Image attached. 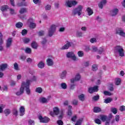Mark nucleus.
I'll list each match as a JSON object with an SVG mask.
<instances>
[{
	"label": "nucleus",
	"mask_w": 125,
	"mask_h": 125,
	"mask_svg": "<svg viewBox=\"0 0 125 125\" xmlns=\"http://www.w3.org/2000/svg\"><path fill=\"white\" fill-rule=\"evenodd\" d=\"M98 86L96 85L94 87H90L88 88V91L89 93L92 94L93 92H97L98 91Z\"/></svg>",
	"instance_id": "nucleus-7"
},
{
	"label": "nucleus",
	"mask_w": 125,
	"mask_h": 125,
	"mask_svg": "<svg viewBox=\"0 0 125 125\" xmlns=\"http://www.w3.org/2000/svg\"><path fill=\"white\" fill-rule=\"evenodd\" d=\"M111 112H112V113H113V114H117V113L118 112V110H117V108H111Z\"/></svg>",
	"instance_id": "nucleus-50"
},
{
	"label": "nucleus",
	"mask_w": 125,
	"mask_h": 125,
	"mask_svg": "<svg viewBox=\"0 0 125 125\" xmlns=\"http://www.w3.org/2000/svg\"><path fill=\"white\" fill-rule=\"evenodd\" d=\"M8 64L7 63H2L0 65V72H3L5 69H7Z\"/></svg>",
	"instance_id": "nucleus-13"
},
{
	"label": "nucleus",
	"mask_w": 125,
	"mask_h": 125,
	"mask_svg": "<svg viewBox=\"0 0 125 125\" xmlns=\"http://www.w3.org/2000/svg\"><path fill=\"white\" fill-rule=\"evenodd\" d=\"M72 84H70V89H75V86H76V84L74 83H72Z\"/></svg>",
	"instance_id": "nucleus-60"
},
{
	"label": "nucleus",
	"mask_w": 125,
	"mask_h": 125,
	"mask_svg": "<svg viewBox=\"0 0 125 125\" xmlns=\"http://www.w3.org/2000/svg\"><path fill=\"white\" fill-rule=\"evenodd\" d=\"M92 71H97V70H98L97 64H93L92 66Z\"/></svg>",
	"instance_id": "nucleus-34"
},
{
	"label": "nucleus",
	"mask_w": 125,
	"mask_h": 125,
	"mask_svg": "<svg viewBox=\"0 0 125 125\" xmlns=\"http://www.w3.org/2000/svg\"><path fill=\"white\" fill-rule=\"evenodd\" d=\"M31 46L32 48H34V49H37L38 48V43L36 41H33L31 43Z\"/></svg>",
	"instance_id": "nucleus-27"
},
{
	"label": "nucleus",
	"mask_w": 125,
	"mask_h": 125,
	"mask_svg": "<svg viewBox=\"0 0 125 125\" xmlns=\"http://www.w3.org/2000/svg\"><path fill=\"white\" fill-rule=\"evenodd\" d=\"M93 101H98L99 100V95H97L92 97Z\"/></svg>",
	"instance_id": "nucleus-41"
},
{
	"label": "nucleus",
	"mask_w": 125,
	"mask_h": 125,
	"mask_svg": "<svg viewBox=\"0 0 125 125\" xmlns=\"http://www.w3.org/2000/svg\"><path fill=\"white\" fill-rule=\"evenodd\" d=\"M95 123H96V124H97L98 125H101V120H100L99 119H97L95 120Z\"/></svg>",
	"instance_id": "nucleus-53"
},
{
	"label": "nucleus",
	"mask_w": 125,
	"mask_h": 125,
	"mask_svg": "<svg viewBox=\"0 0 125 125\" xmlns=\"http://www.w3.org/2000/svg\"><path fill=\"white\" fill-rule=\"evenodd\" d=\"M85 95L83 94H82L79 96H78V98L80 101H84L85 100V98H84Z\"/></svg>",
	"instance_id": "nucleus-29"
},
{
	"label": "nucleus",
	"mask_w": 125,
	"mask_h": 125,
	"mask_svg": "<svg viewBox=\"0 0 125 125\" xmlns=\"http://www.w3.org/2000/svg\"><path fill=\"white\" fill-rule=\"evenodd\" d=\"M28 125H35V121L31 119L28 120Z\"/></svg>",
	"instance_id": "nucleus-47"
},
{
	"label": "nucleus",
	"mask_w": 125,
	"mask_h": 125,
	"mask_svg": "<svg viewBox=\"0 0 125 125\" xmlns=\"http://www.w3.org/2000/svg\"><path fill=\"white\" fill-rule=\"evenodd\" d=\"M76 35L77 36V37H82L83 32L77 31L76 33Z\"/></svg>",
	"instance_id": "nucleus-57"
},
{
	"label": "nucleus",
	"mask_w": 125,
	"mask_h": 125,
	"mask_svg": "<svg viewBox=\"0 0 125 125\" xmlns=\"http://www.w3.org/2000/svg\"><path fill=\"white\" fill-rule=\"evenodd\" d=\"M30 40L29 38H24L23 39V42H24V43H28V42H30Z\"/></svg>",
	"instance_id": "nucleus-44"
},
{
	"label": "nucleus",
	"mask_w": 125,
	"mask_h": 125,
	"mask_svg": "<svg viewBox=\"0 0 125 125\" xmlns=\"http://www.w3.org/2000/svg\"><path fill=\"white\" fill-rule=\"evenodd\" d=\"M37 66L40 69H43V67L45 66L44 62L43 61H40L38 63Z\"/></svg>",
	"instance_id": "nucleus-20"
},
{
	"label": "nucleus",
	"mask_w": 125,
	"mask_h": 125,
	"mask_svg": "<svg viewBox=\"0 0 125 125\" xmlns=\"http://www.w3.org/2000/svg\"><path fill=\"white\" fill-rule=\"evenodd\" d=\"M51 9V5L47 4L45 6V10H50Z\"/></svg>",
	"instance_id": "nucleus-48"
},
{
	"label": "nucleus",
	"mask_w": 125,
	"mask_h": 125,
	"mask_svg": "<svg viewBox=\"0 0 125 125\" xmlns=\"http://www.w3.org/2000/svg\"><path fill=\"white\" fill-rule=\"evenodd\" d=\"M39 119L40 121V123H48L50 121V119L47 117H42V116H39Z\"/></svg>",
	"instance_id": "nucleus-9"
},
{
	"label": "nucleus",
	"mask_w": 125,
	"mask_h": 125,
	"mask_svg": "<svg viewBox=\"0 0 125 125\" xmlns=\"http://www.w3.org/2000/svg\"><path fill=\"white\" fill-rule=\"evenodd\" d=\"M113 118V115H112V113H110L108 115V118H107V121L108 122H110L111 120H112V118Z\"/></svg>",
	"instance_id": "nucleus-46"
},
{
	"label": "nucleus",
	"mask_w": 125,
	"mask_h": 125,
	"mask_svg": "<svg viewBox=\"0 0 125 125\" xmlns=\"http://www.w3.org/2000/svg\"><path fill=\"white\" fill-rule=\"evenodd\" d=\"M38 35L40 37H41L42 36H43L44 35V31L42 30L39 31V32L38 33Z\"/></svg>",
	"instance_id": "nucleus-56"
},
{
	"label": "nucleus",
	"mask_w": 125,
	"mask_h": 125,
	"mask_svg": "<svg viewBox=\"0 0 125 125\" xmlns=\"http://www.w3.org/2000/svg\"><path fill=\"white\" fill-rule=\"evenodd\" d=\"M63 115H64V114L63 113V111H61V114H60V116H59V119L60 120L62 119V118H63Z\"/></svg>",
	"instance_id": "nucleus-58"
},
{
	"label": "nucleus",
	"mask_w": 125,
	"mask_h": 125,
	"mask_svg": "<svg viewBox=\"0 0 125 125\" xmlns=\"http://www.w3.org/2000/svg\"><path fill=\"white\" fill-rule=\"evenodd\" d=\"M20 116H24L25 115V108L24 106H21L20 108Z\"/></svg>",
	"instance_id": "nucleus-21"
},
{
	"label": "nucleus",
	"mask_w": 125,
	"mask_h": 125,
	"mask_svg": "<svg viewBox=\"0 0 125 125\" xmlns=\"http://www.w3.org/2000/svg\"><path fill=\"white\" fill-rule=\"evenodd\" d=\"M108 89H109V90H110V91H113L114 87H113L112 84H111L110 86H109Z\"/></svg>",
	"instance_id": "nucleus-62"
},
{
	"label": "nucleus",
	"mask_w": 125,
	"mask_h": 125,
	"mask_svg": "<svg viewBox=\"0 0 125 125\" xmlns=\"http://www.w3.org/2000/svg\"><path fill=\"white\" fill-rule=\"evenodd\" d=\"M8 6L5 5H3L1 7L0 9L1 11H5L6 10H7L8 9Z\"/></svg>",
	"instance_id": "nucleus-31"
},
{
	"label": "nucleus",
	"mask_w": 125,
	"mask_h": 125,
	"mask_svg": "<svg viewBox=\"0 0 125 125\" xmlns=\"http://www.w3.org/2000/svg\"><path fill=\"white\" fill-rule=\"evenodd\" d=\"M73 44V42H70L69 41L66 42V43L64 44L62 48L61 49L64 50V49H68L69 47H71L72 45Z\"/></svg>",
	"instance_id": "nucleus-11"
},
{
	"label": "nucleus",
	"mask_w": 125,
	"mask_h": 125,
	"mask_svg": "<svg viewBox=\"0 0 125 125\" xmlns=\"http://www.w3.org/2000/svg\"><path fill=\"white\" fill-rule=\"evenodd\" d=\"M107 3V0H102L98 4V6L101 9H103V6Z\"/></svg>",
	"instance_id": "nucleus-16"
},
{
	"label": "nucleus",
	"mask_w": 125,
	"mask_h": 125,
	"mask_svg": "<svg viewBox=\"0 0 125 125\" xmlns=\"http://www.w3.org/2000/svg\"><path fill=\"white\" fill-rule=\"evenodd\" d=\"M67 75V71L64 70L60 75V78L62 80L65 79L66 78V75Z\"/></svg>",
	"instance_id": "nucleus-22"
},
{
	"label": "nucleus",
	"mask_w": 125,
	"mask_h": 125,
	"mask_svg": "<svg viewBox=\"0 0 125 125\" xmlns=\"http://www.w3.org/2000/svg\"><path fill=\"white\" fill-rule=\"evenodd\" d=\"M86 11H87L89 16L93 14V10H92L90 7H87L86 9Z\"/></svg>",
	"instance_id": "nucleus-24"
},
{
	"label": "nucleus",
	"mask_w": 125,
	"mask_h": 125,
	"mask_svg": "<svg viewBox=\"0 0 125 125\" xmlns=\"http://www.w3.org/2000/svg\"><path fill=\"white\" fill-rule=\"evenodd\" d=\"M77 3H78V2L76 1L67 0L65 2V6L67 7H72L73 5H76Z\"/></svg>",
	"instance_id": "nucleus-6"
},
{
	"label": "nucleus",
	"mask_w": 125,
	"mask_h": 125,
	"mask_svg": "<svg viewBox=\"0 0 125 125\" xmlns=\"http://www.w3.org/2000/svg\"><path fill=\"white\" fill-rule=\"evenodd\" d=\"M78 54L79 57H83L84 54L83 51H78Z\"/></svg>",
	"instance_id": "nucleus-43"
},
{
	"label": "nucleus",
	"mask_w": 125,
	"mask_h": 125,
	"mask_svg": "<svg viewBox=\"0 0 125 125\" xmlns=\"http://www.w3.org/2000/svg\"><path fill=\"white\" fill-rule=\"evenodd\" d=\"M14 68L16 71L19 70V66H18V63H17V62H15L14 64Z\"/></svg>",
	"instance_id": "nucleus-42"
},
{
	"label": "nucleus",
	"mask_w": 125,
	"mask_h": 125,
	"mask_svg": "<svg viewBox=\"0 0 125 125\" xmlns=\"http://www.w3.org/2000/svg\"><path fill=\"white\" fill-rule=\"evenodd\" d=\"M105 51V50L104 49V47H100L99 49H98V53L99 54H102L103 52Z\"/></svg>",
	"instance_id": "nucleus-28"
},
{
	"label": "nucleus",
	"mask_w": 125,
	"mask_h": 125,
	"mask_svg": "<svg viewBox=\"0 0 125 125\" xmlns=\"http://www.w3.org/2000/svg\"><path fill=\"white\" fill-rule=\"evenodd\" d=\"M99 118L102 121V122H105V121H107V117L105 115H99Z\"/></svg>",
	"instance_id": "nucleus-25"
},
{
	"label": "nucleus",
	"mask_w": 125,
	"mask_h": 125,
	"mask_svg": "<svg viewBox=\"0 0 125 125\" xmlns=\"http://www.w3.org/2000/svg\"><path fill=\"white\" fill-rule=\"evenodd\" d=\"M120 111L121 112H123V111H125V106L124 105H122L119 108Z\"/></svg>",
	"instance_id": "nucleus-54"
},
{
	"label": "nucleus",
	"mask_w": 125,
	"mask_h": 125,
	"mask_svg": "<svg viewBox=\"0 0 125 125\" xmlns=\"http://www.w3.org/2000/svg\"><path fill=\"white\" fill-rule=\"evenodd\" d=\"M24 51L26 53L30 54L32 52V49H31V48L27 47Z\"/></svg>",
	"instance_id": "nucleus-38"
},
{
	"label": "nucleus",
	"mask_w": 125,
	"mask_h": 125,
	"mask_svg": "<svg viewBox=\"0 0 125 125\" xmlns=\"http://www.w3.org/2000/svg\"><path fill=\"white\" fill-rule=\"evenodd\" d=\"M12 44V38H9L7 39L6 43V48H9Z\"/></svg>",
	"instance_id": "nucleus-14"
},
{
	"label": "nucleus",
	"mask_w": 125,
	"mask_h": 125,
	"mask_svg": "<svg viewBox=\"0 0 125 125\" xmlns=\"http://www.w3.org/2000/svg\"><path fill=\"white\" fill-rule=\"evenodd\" d=\"M57 124L59 125H63V121H62V120H58L57 121Z\"/></svg>",
	"instance_id": "nucleus-64"
},
{
	"label": "nucleus",
	"mask_w": 125,
	"mask_h": 125,
	"mask_svg": "<svg viewBox=\"0 0 125 125\" xmlns=\"http://www.w3.org/2000/svg\"><path fill=\"white\" fill-rule=\"evenodd\" d=\"M93 111L94 113H100L101 112V108L99 107L95 106Z\"/></svg>",
	"instance_id": "nucleus-23"
},
{
	"label": "nucleus",
	"mask_w": 125,
	"mask_h": 125,
	"mask_svg": "<svg viewBox=\"0 0 125 125\" xmlns=\"http://www.w3.org/2000/svg\"><path fill=\"white\" fill-rule=\"evenodd\" d=\"M104 95H108L109 96H110V95H112V94H111V93L110 92H108L107 91H104Z\"/></svg>",
	"instance_id": "nucleus-55"
},
{
	"label": "nucleus",
	"mask_w": 125,
	"mask_h": 125,
	"mask_svg": "<svg viewBox=\"0 0 125 125\" xmlns=\"http://www.w3.org/2000/svg\"><path fill=\"white\" fill-rule=\"evenodd\" d=\"M66 57L67 58H71L74 61L77 60V57H76V55H75V54L73 52H68L66 54Z\"/></svg>",
	"instance_id": "nucleus-8"
},
{
	"label": "nucleus",
	"mask_w": 125,
	"mask_h": 125,
	"mask_svg": "<svg viewBox=\"0 0 125 125\" xmlns=\"http://www.w3.org/2000/svg\"><path fill=\"white\" fill-rule=\"evenodd\" d=\"M33 20L32 18H30L29 20H28V22L30 23L29 25V27L31 29H35V28H36V23L32 22H33Z\"/></svg>",
	"instance_id": "nucleus-15"
},
{
	"label": "nucleus",
	"mask_w": 125,
	"mask_h": 125,
	"mask_svg": "<svg viewBox=\"0 0 125 125\" xmlns=\"http://www.w3.org/2000/svg\"><path fill=\"white\" fill-rule=\"evenodd\" d=\"M9 9L10 11V14H12V15H13V14H15V11L14 10V9L12 8H10Z\"/></svg>",
	"instance_id": "nucleus-61"
},
{
	"label": "nucleus",
	"mask_w": 125,
	"mask_h": 125,
	"mask_svg": "<svg viewBox=\"0 0 125 125\" xmlns=\"http://www.w3.org/2000/svg\"><path fill=\"white\" fill-rule=\"evenodd\" d=\"M114 52L115 53H118L119 56L121 57H124L125 56V50L123 46L120 45H117L114 47Z\"/></svg>",
	"instance_id": "nucleus-1"
},
{
	"label": "nucleus",
	"mask_w": 125,
	"mask_h": 125,
	"mask_svg": "<svg viewBox=\"0 0 125 125\" xmlns=\"http://www.w3.org/2000/svg\"><path fill=\"white\" fill-rule=\"evenodd\" d=\"M116 34L121 36V37H125V33L124 30L121 28L116 29Z\"/></svg>",
	"instance_id": "nucleus-12"
},
{
	"label": "nucleus",
	"mask_w": 125,
	"mask_h": 125,
	"mask_svg": "<svg viewBox=\"0 0 125 125\" xmlns=\"http://www.w3.org/2000/svg\"><path fill=\"white\" fill-rule=\"evenodd\" d=\"M113 101V99L111 98H108L104 100V103L108 104V103H111Z\"/></svg>",
	"instance_id": "nucleus-32"
},
{
	"label": "nucleus",
	"mask_w": 125,
	"mask_h": 125,
	"mask_svg": "<svg viewBox=\"0 0 125 125\" xmlns=\"http://www.w3.org/2000/svg\"><path fill=\"white\" fill-rule=\"evenodd\" d=\"M11 111L9 109H6L4 110V113L5 114L6 117H7L9 114H10Z\"/></svg>",
	"instance_id": "nucleus-33"
},
{
	"label": "nucleus",
	"mask_w": 125,
	"mask_h": 125,
	"mask_svg": "<svg viewBox=\"0 0 125 125\" xmlns=\"http://www.w3.org/2000/svg\"><path fill=\"white\" fill-rule=\"evenodd\" d=\"M61 86L62 89H66L67 88V84H66V83H62L61 84Z\"/></svg>",
	"instance_id": "nucleus-39"
},
{
	"label": "nucleus",
	"mask_w": 125,
	"mask_h": 125,
	"mask_svg": "<svg viewBox=\"0 0 125 125\" xmlns=\"http://www.w3.org/2000/svg\"><path fill=\"white\" fill-rule=\"evenodd\" d=\"M46 42H47V40H46V39L43 38L42 41L41 42L42 44L43 45H44V44H45Z\"/></svg>",
	"instance_id": "nucleus-49"
},
{
	"label": "nucleus",
	"mask_w": 125,
	"mask_h": 125,
	"mask_svg": "<svg viewBox=\"0 0 125 125\" xmlns=\"http://www.w3.org/2000/svg\"><path fill=\"white\" fill-rule=\"evenodd\" d=\"M36 92H38V93H42V88L41 87H39L36 88L35 90Z\"/></svg>",
	"instance_id": "nucleus-37"
},
{
	"label": "nucleus",
	"mask_w": 125,
	"mask_h": 125,
	"mask_svg": "<svg viewBox=\"0 0 125 125\" xmlns=\"http://www.w3.org/2000/svg\"><path fill=\"white\" fill-rule=\"evenodd\" d=\"M12 113L13 115H14V116H16V117L18 116V110L16 108H13Z\"/></svg>",
	"instance_id": "nucleus-36"
},
{
	"label": "nucleus",
	"mask_w": 125,
	"mask_h": 125,
	"mask_svg": "<svg viewBox=\"0 0 125 125\" xmlns=\"http://www.w3.org/2000/svg\"><path fill=\"white\" fill-rule=\"evenodd\" d=\"M82 122H83V119L81 118L79 119L75 124V125H82Z\"/></svg>",
	"instance_id": "nucleus-52"
},
{
	"label": "nucleus",
	"mask_w": 125,
	"mask_h": 125,
	"mask_svg": "<svg viewBox=\"0 0 125 125\" xmlns=\"http://www.w3.org/2000/svg\"><path fill=\"white\" fill-rule=\"evenodd\" d=\"M27 33H28V31H27L26 29H23L21 31L22 36H25V35H27Z\"/></svg>",
	"instance_id": "nucleus-51"
},
{
	"label": "nucleus",
	"mask_w": 125,
	"mask_h": 125,
	"mask_svg": "<svg viewBox=\"0 0 125 125\" xmlns=\"http://www.w3.org/2000/svg\"><path fill=\"white\" fill-rule=\"evenodd\" d=\"M23 85H22V83L21 84V86L20 88V90L18 91L16 93V95L18 96H19L20 95H21V94H23L24 93V87H23Z\"/></svg>",
	"instance_id": "nucleus-17"
},
{
	"label": "nucleus",
	"mask_w": 125,
	"mask_h": 125,
	"mask_svg": "<svg viewBox=\"0 0 125 125\" xmlns=\"http://www.w3.org/2000/svg\"><path fill=\"white\" fill-rule=\"evenodd\" d=\"M19 12H20V13H21V14H23V13H25L27 12V9L25 8H22L21 9Z\"/></svg>",
	"instance_id": "nucleus-40"
},
{
	"label": "nucleus",
	"mask_w": 125,
	"mask_h": 125,
	"mask_svg": "<svg viewBox=\"0 0 125 125\" xmlns=\"http://www.w3.org/2000/svg\"><path fill=\"white\" fill-rule=\"evenodd\" d=\"M48 66H52L53 65V61L51 59H47L46 61Z\"/></svg>",
	"instance_id": "nucleus-26"
},
{
	"label": "nucleus",
	"mask_w": 125,
	"mask_h": 125,
	"mask_svg": "<svg viewBox=\"0 0 125 125\" xmlns=\"http://www.w3.org/2000/svg\"><path fill=\"white\" fill-rule=\"evenodd\" d=\"M31 82H32V81L27 80L26 82H23L22 83V85H23V90L25 88L26 93L28 95L31 94V90L30 89V83H31Z\"/></svg>",
	"instance_id": "nucleus-2"
},
{
	"label": "nucleus",
	"mask_w": 125,
	"mask_h": 125,
	"mask_svg": "<svg viewBox=\"0 0 125 125\" xmlns=\"http://www.w3.org/2000/svg\"><path fill=\"white\" fill-rule=\"evenodd\" d=\"M60 111L59 110V108L57 107H55L53 108V111H51L50 112V115L52 116V117H54L56 115L57 116L59 114Z\"/></svg>",
	"instance_id": "nucleus-5"
},
{
	"label": "nucleus",
	"mask_w": 125,
	"mask_h": 125,
	"mask_svg": "<svg viewBox=\"0 0 125 125\" xmlns=\"http://www.w3.org/2000/svg\"><path fill=\"white\" fill-rule=\"evenodd\" d=\"M90 42L91 43H94L97 42V40L95 38H92L90 40Z\"/></svg>",
	"instance_id": "nucleus-45"
},
{
	"label": "nucleus",
	"mask_w": 125,
	"mask_h": 125,
	"mask_svg": "<svg viewBox=\"0 0 125 125\" xmlns=\"http://www.w3.org/2000/svg\"><path fill=\"white\" fill-rule=\"evenodd\" d=\"M81 80V75L77 74L74 78L70 79V83H75L76 82H79Z\"/></svg>",
	"instance_id": "nucleus-10"
},
{
	"label": "nucleus",
	"mask_w": 125,
	"mask_h": 125,
	"mask_svg": "<svg viewBox=\"0 0 125 125\" xmlns=\"http://www.w3.org/2000/svg\"><path fill=\"white\" fill-rule=\"evenodd\" d=\"M16 28H18L19 29H20L21 28H22L23 27V23L21 22H19L16 24Z\"/></svg>",
	"instance_id": "nucleus-30"
},
{
	"label": "nucleus",
	"mask_w": 125,
	"mask_h": 125,
	"mask_svg": "<svg viewBox=\"0 0 125 125\" xmlns=\"http://www.w3.org/2000/svg\"><path fill=\"white\" fill-rule=\"evenodd\" d=\"M20 59H21V60H22V61H25V60L26 59V56L25 55L21 56Z\"/></svg>",
	"instance_id": "nucleus-63"
},
{
	"label": "nucleus",
	"mask_w": 125,
	"mask_h": 125,
	"mask_svg": "<svg viewBox=\"0 0 125 125\" xmlns=\"http://www.w3.org/2000/svg\"><path fill=\"white\" fill-rule=\"evenodd\" d=\"M119 12V9H114L110 11V14L111 16H116L118 13Z\"/></svg>",
	"instance_id": "nucleus-18"
},
{
	"label": "nucleus",
	"mask_w": 125,
	"mask_h": 125,
	"mask_svg": "<svg viewBox=\"0 0 125 125\" xmlns=\"http://www.w3.org/2000/svg\"><path fill=\"white\" fill-rule=\"evenodd\" d=\"M115 84L116 85H120V84H121V79L120 78L115 79Z\"/></svg>",
	"instance_id": "nucleus-35"
},
{
	"label": "nucleus",
	"mask_w": 125,
	"mask_h": 125,
	"mask_svg": "<svg viewBox=\"0 0 125 125\" xmlns=\"http://www.w3.org/2000/svg\"><path fill=\"white\" fill-rule=\"evenodd\" d=\"M55 30H56V26L54 24L52 25L48 30V34L49 37H52V36H53Z\"/></svg>",
	"instance_id": "nucleus-4"
},
{
	"label": "nucleus",
	"mask_w": 125,
	"mask_h": 125,
	"mask_svg": "<svg viewBox=\"0 0 125 125\" xmlns=\"http://www.w3.org/2000/svg\"><path fill=\"white\" fill-rule=\"evenodd\" d=\"M83 7L82 5H79L77 8L75 9L72 13V15H73L75 16V15H76V14H78L79 16H80V15H82V13L83 12Z\"/></svg>",
	"instance_id": "nucleus-3"
},
{
	"label": "nucleus",
	"mask_w": 125,
	"mask_h": 125,
	"mask_svg": "<svg viewBox=\"0 0 125 125\" xmlns=\"http://www.w3.org/2000/svg\"><path fill=\"white\" fill-rule=\"evenodd\" d=\"M84 67H88L89 66V62H85L83 63Z\"/></svg>",
	"instance_id": "nucleus-59"
},
{
	"label": "nucleus",
	"mask_w": 125,
	"mask_h": 125,
	"mask_svg": "<svg viewBox=\"0 0 125 125\" xmlns=\"http://www.w3.org/2000/svg\"><path fill=\"white\" fill-rule=\"evenodd\" d=\"M50 98H51V97L50 96L48 97L47 99L43 97L41 99V101L42 103H47V102L50 100Z\"/></svg>",
	"instance_id": "nucleus-19"
}]
</instances>
